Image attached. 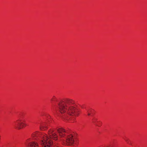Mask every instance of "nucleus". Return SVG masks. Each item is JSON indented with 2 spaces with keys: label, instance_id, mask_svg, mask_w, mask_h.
<instances>
[{
  "label": "nucleus",
  "instance_id": "nucleus-2",
  "mask_svg": "<svg viewBox=\"0 0 147 147\" xmlns=\"http://www.w3.org/2000/svg\"><path fill=\"white\" fill-rule=\"evenodd\" d=\"M54 129H50L48 132V136H43L38 132L34 133L32 134L33 138H41V144L43 147H50L53 143V140L58 139L57 134L55 131Z\"/></svg>",
  "mask_w": 147,
  "mask_h": 147
},
{
  "label": "nucleus",
  "instance_id": "nucleus-5",
  "mask_svg": "<svg viewBox=\"0 0 147 147\" xmlns=\"http://www.w3.org/2000/svg\"><path fill=\"white\" fill-rule=\"evenodd\" d=\"M26 146L28 147H38V144L34 142H32L28 143V141L26 144Z\"/></svg>",
  "mask_w": 147,
  "mask_h": 147
},
{
  "label": "nucleus",
  "instance_id": "nucleus-9",
  "mask_svg": "<svg viewBox=\"0 0 147 147\" xmlns=\"http://www.w3.org/2000/svg\"><path fill=\"white\" fill-rule=\"evenodd\" d=\"M92 112V109H89L87 110V113L88 114V115L89 116L90 115L91 113Z\"/></svg>",
  "mask_w": 147,
  "mask_h": 147
},
{
  "label": "nucleus",
  "instance_id": "nucleus-6",
  "mask_svg": "<svg viewBox=\"0 0 147 147\" xmlns=\"http://www.w3.org/2000/svg\"><path fill=\"white\" fill-rule=\"evenodd\" d=\"M57 131L59 133V135L61 137H64L65 136V133H66V131L63 129L59 128L57 129Z\"/></svg>",
  "mask_w": 147,
  "mask_h": 147
},
{
  "label": "nucleus",
  "instance_id": "nucleus-3",
  "mask_svg": "<svg viewBox=\"0 0 147 147\" xmlns=\"http://www.w3.org/2000/svg\"><path fill=\"white\" fill-rule=\"evenodd\" d=\"M13 126L15 128L18 129H20L26 126L25 123H23L21 119H18L14 122Z\"/></svg>",
  "mask_w": 147,
  "mask_h": 147
},
{
  "label": "nucleus",
  "instance_id": "nucleus-8",
  "mask_svg": "<svg viewBox=\"0 0 147 147\" xmlns=\"http://www.w3.org/2000/svg\"><path fill=\"white\" fill-rule=\"evenodd\" d=\"M51 102L53 104L55 102L57 101V98L55 97V96H53V97L52 98L51 100Z\"/></svg>",
  "mask_w": 147,
  "mask_h": 147
},
{
  "label": "nucleus",
  "instance_id": "nucleus-1",
  "mask_svg": "<svg viewBox=\"0 0 147 147\" xmlns=\"http://www.w3.org/2000/svg\"><path fill=\"white\" fill-rule=\"evenodd\" d=\"M74 101L69 99H66L58 103V108L59 112L62 114L64 119H70L72 117L73 119L79 114V111L73 105Z\"/></svg>",
  "mask_w": 147,
  "mask_h": 147
},
{
  "label": "nucleus",
  "instance_id": "nucleus-11",
  "mask_svg": "<svg viewBox=\"0 0 147 147\" xmlns=\"http://www.w3.org/2000/svg\"><path fill=\"white\" fill-rule=\"evenodd\" d=\"M92 122H93V123H94L95 122V120L94 119H93V120Z\"/></svg>",
  "mask_w": 147,
  "mask_h": 147
},
{
  "label": "nucleus",
  "instance_id": "nucleus-10",
  "mask_svg": "<svg viewBox=\"0 0 147 147\" xmlns=\"http://www.w3.org/2000/svg\"><path fill=\"white\" fill-rule=\"evenodd\" d=\"M125 141L127 142V143L129 144V139H125Z\"/></svg>",
  "mask_w": 147,
  "mask_h": 147
},
{
  "label": "nucleus",
  "instance_id": "nucleus-4",
  "mask_svg": "<svg viewBox=\"0 0 147 147\" xmlns=\"http://www.w3.org/2000/svg\"><path fill=\"white\" fill-rule=\"evenodd\" d=\"M65 142V144L67 145H72L74 142L73 136L72 134H70L66 137Z\"/></svg>",
  "mask_w": 147,
  "mask_h": 147
},
{
  "label": "nucleus",
  "instance_id": "nucleus-7",
  "mask_svg": "<svg viewBox=\"0 0 147 147\" xmlns=\"http://www.w3.org/2000/svg\"><path fill=\"white\" fill-rule=\"evenodd\" d=\"M47 128V126L45 123L42 124L40 125V129L41 130H46Z\"/></svg>",
  "mask_w": 147,
  "mask_h": 147
}]
</instances>
